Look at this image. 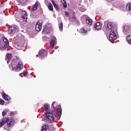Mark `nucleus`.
I'll use <instances>...</instances> for the list:
<instances>
[{
    "mask_svg": "<svg viewBox=\"0 0 131 131\" xmlns=\"http://www.w3.org/2000/svg\"><path fill=\"white\" fill-rule=\"evenodd\" d=\"M45 55H46V51L45 50L42 49L39 51V56L40 58L45 57Z\"/></svg>",
    "mask_w": 131,
    "mask_h": 131,
    "instance_id": "f3484780",
    "label": "nucleus"
},
{
    "mask_svg": "<svg viewBox=\"0 0 131 131\" xmlns=\"http://www.w3.org/2000/svg\"><path fill=\"white\" fill-rule=\"evenodd\" d=\"M104 27L110 33L109 38L110 40H114L117 38V36L114 32V27L111 23H108L107 25L105 24Z\"/></svg>",
    "mask_w": 131,
    "mask_h": 131,
    "instance_id": "f257e3e1",
    "label": "nucleus"
},
{
    "mask_svg": "<svg viewBox=\"0 0 131 131\" xmlns=\"http://www.w3.org/2000/svg\"><path fill=\"white\" fill-rule=\"evenodd\" d=\"M14 112H12L11 113H10V114H14Z\"/></svg>",
    "mask_w": 131,
    "mask_h": 131,
    "instance_id": "ea45409f",
    "label": "nucleus"
},
{
    "mask_svg": "<svg viewBox=\"0 0 131 131\" xmlns=\"http://www.w3.org/2000/svg\"><path fill=\"white\" fill-rule=\"evenodd\" d=\"M102 28V25L99 22L96 23L94 25V29L95 30H100Z\"/></svg>",
    "mask_w": 131,
    "mask_h": 131,
    "instance_id": "9b49d317",
    "label": "nucleus"
},
{
    "mask_svg": "<svg viewBox=\"0 0 131 131\" xmlns=\"http://www.w3.org/2000/svg\"><path fill=\"white\" fill-rule=\"evenodd\" d=\"M28 1V0H18V3L20 5H22V6H25Z\"/></svg>",
    "mask_w": 131,
    "mask_h": 131,
    "instance_id": "412c9836",
    "label": "nucleus"
},
{
    "mask_svg": "<svg viewBox=\"0 0 131 131\" xmlns=\"http://www.w3.org/2000/svg\"><path fill=\"white\" fill-rule=\"evenodd\" d=\"M9 45L10 42H9V40L5 37H2L0 41V50L3 51V50L8 49Z\"/></svg>",
    "mask_w": 131,
    "mask_h": 131,
    "instance_id": "f03ea898",
    "label": "nucleus"
},
{
    "mask_svg": "<svg viewBox=\"0 0 131 131\" xmlns=\"http://www.w3.org/2000/svg\"><path fill=\"white\" fill-rule=\"evenodd\" d=\"M86 23L88 25L91 26L93 24V20L89 17H86Z\"/></svg>",
    "mask_w": 131,
    "mask_h": 131,
    "instance_id": "dca6fc26",
    "label": "nucleus"
},
{
    "mask_svg": "<svg viewBox=\"0 0 131 131\" xmlns=\"http://www.w3.org/2000/svg\"><path fill=\"white\" fill-rule=\"evenodd\" d=\"M44 117H45V120L47 122H54V119L55 117H54V114L52 112L46 113V114L43 115Z\"/></svg>",
    "mask_w": 131,
    "mask_h": 131,
    "instance_id": "7ed1b4c3",
    "label": "nucleus"
},
{
    "mask_svg": "<svg viewBox=\"0 0 131 131\" xmlns=\"http://www.w3.org/2000/svg\"><path fill=\"white\" fill-rule=\"evenodd\" d=\"M42 20H39L38 21H37L35 27V29L36 31H40L41 30V28L42 27Z\"/></svg>",
    "mask_w": 131,
    "mask_h": 131,
    "instance_id": "39448f33",
    "label": "nucleus"
},
{
    "mask_svg": "<svg viewBox=\"0 0 131 131\" xmlns=\"http://www.w3.org/2000/svg\"><path fill=\"white\" fill-rule=\"evenodd\" d=\"M126 9L127 10V11H130L131 10V3L128 4L126 6Z\"/></svg>",
    "mask_w": 131,
    "mask_h": 131,
    "instance_id": "a878e982",
    "label": "nucleus"
},
{
    "mask_svg": "<svg viewBox=\"0 0 131 131\" xmlns=\"http://www.w3.org/2000/svg\"><path fill=\"white\" fill-rule=\"evenodd\" d=\"M59 28L60 31L63 30V23H61L59 24Z\"/></svg>",
    "mask_w": 131,
    "mask_h": 131,
    "instance_id": "c756f323",
    "label": "nucleus"
},
{
    "mask_svg": "<svg viewBox=\"0 0 131 131\" xmlns=\"http://www.w3.org/2000/svg\"><path fill=\"white\" fill-rule=\"evenodd\" d=\"M7 122H8V119L3 118L2 120V122L0 123V127H2V126H4V124Z\"/></svg>",
    "mask_w": 131,
    "mask_h": 131,
    "instance_id": "aec40b11",
    "label": "nucleus"
},
{
    "mask_svg": "<svg viewBox=\"0 0 131 131\" xmlns=\"http://www.w3.org/2000/svg\"><path fill=\"white\" fill-rule=\"evenodd\" d=\"M21 14L23 15V19L24 22H26L27 21V12H26L25 11H21Z\"/></svg>",
    "mask_w": 131,
    "mask_h": 131,
    "instance_id": "9d476101",
    "label": "nucleus"
},
{
    "mask_svg": "<svg viewBox=\"0 0 131 131\" xmlns=\"http://www.w3.org/2000/svg\"><path fill=\"white\" fill-rule=\"evenodd\" d=\"M0 4H1V6H0V7H3V6H4V4H3V3H2V2H0Z\"/></svg>",
    "mask_w": 131,
    "mask_h": 131,
    "instance_id": "4c0bfd02",
    "label": "nucleus"
},
{
    "mask_svg": "<svg viewBox=\"0 0 131 131\" xmlns=\"http://www.w3.org/2000/svg\"><path fill=\"white\" fill-rule=\"evenodd\" d=\"M73 18L74 19L75 18V16H74V13L73 14Z\"/></svg>",
    "mask_w": 131,
    "mask_h": 131,
    "instance_id": "58836bf2",
    "label": "nucleus"
},
{
    "mask_svg": "<svg viewBox=\"0 0 131 131\" xmlns=\"http://www.w3.org/2000/svg\"><path fill=\"white\" fill-rule=\"evenodd\" d=\"M57 42V40L56 37H54L50 41V49H54V47H55V45Z\"/></svg>",
    "mask_w": 131,
    "mask_h": 131,
    "instance_id": "1a4fd4ad",
    "label": "nucleus"
},
{
    "mask_svg": "<svg viewBox=\"0 0 131 131\" xmlns=\"http://www.w3.org/2000/svg\"><path fill=\"white\" fill-rule=\"evenodd\" d=\"M12 54L11 53H7L6 54L5 56V60L7 62V64H9L10 62H11V60H12Z\"/></svg>",
    "mask_w": 131,
    "mask_h": 131,
    "instance_id": "6e6552de",
    "label": "nucleus"
},
{
    "mask_svg": "<svg viewBox=\"0 0 131 131\" xmlns=\"http://www.w3.org/2000/svg\"><path fill=\"white\" fill-rule=\"evenodd\" d=\"M17 57L16 58L12 59L11 61V65L12 66V70L16 71L17 70Z\"/></svg>",
    "mask_w": 131,
    "mask_h": 131,
    "instance_id": "0eeeda50",
    "label": "nucleus"
},
{
    "mask_svg": "<svg viewBox=\"0 0 131 131\" xmlns=\"http://www.w3.org/2000/svg\"><path fill=\"white\" fill-rule=\"evenodd\" d=\"M62 114V108H61V105H58L56 107L55 111V115L57 117V119L61 118V115Z\"/></svg>",
    "mask_w": 131,
    "mask_h": 131,
    "instance_id": "20e7f679",
    "label": "nucleus"
},
{
    "mask_svg": "<svg viewBox=\"0 0 131 131\" xmlns=\"http://www.w3.org/2000/svg\"><path fill=\"white\" fill-rule=\"evenodd\" d=\"M6 114H7V113H6V112L3 111V112H2V115H3V116H5V115H6Z\"/></svg>",
    "mask_w": 131,
    "mask_h": 131,
    "instance_id": "f704fd0d",
    "label": "nucleus"
},
{
    "mask_svg": "<svg viewBox=\"0 0 131 131\" xmlns=\"http://www.w3.org/2000/svg\"><path fill=\"white\" fill-rule=\"evenodd\" d=\"M27 72H25V71H24V72H23V75H24V76H26V75H27Z\"/></svg>",
    "mask_w": 131,
    "mask_h": 131,
    "instance_id": "72a5a7b5",
    "label": "nucleus"
},
{
    "mask_svg": "<svg viewBox=\"0 0 131 131\" xmlns=\"http://www.w3.org/2000/svg\"><path fill=\"white\" fill-rule=\"evenodd\" d=\"M48 129H49V126L47 125H44L42 127V129H41V131H48Z\"/></svg>",
    "mask_w": 131,
    "mask_h": 131,
    "instance_id": "bb28decb",
    "label": "nucleus"
},
{
    "mask_svg": "<svg viewBox=\"0 0 131 131\" xmlns=\"http://www.w3.org/2000/svg\"><path fill=\"white\" fill-rule=\"evenodd\" d=\"M24 46V41H21V42H18L17 44V50H22V48Z\"/></svg>",
    "mask_w": 131,
    "mask_h": 131,
    "instance_id": "a211bd4d",
    "label": "nucleus"
},
{
    "mask_svg": "<svg viewBox=\"0 0 131 131\" xmlns=\"http://www.w3.org/2000/svg\"><path fill=\"white\" fill-rule=\"evenodd\" d=\"M52 4H53L55 9H56V10H57V11H58V10H59V7L57 5V4H56V3H55V2H54V1H52Z\"/></svg>",
    "mask_w": 131,
    "mask_h": 131,
    "instance_id": "b1692460",
    "label": "nucleus"
},
{
    "mask_svg": "<svg viewBox=\"0 0 131 131\" xmlns=\"http://www.w3.org/2000/svg\"><path fill=\"white\" fill-rule=\"evenodd\" d=\"M23 67L24 66H23V64L22 63V62L19 61L17 64V71H20V70L23 69Z\"/></svg>",
    "mask_w": 131,
    "mask_h": 131,
    "instance_id": "2eb2a0df",
    "label": "nucleus"
},
{
    "mask_svg": "<svg viewBox=\"0 0 131 131\" xmlns=\"http://www.w3.org/2000/svg\"><path fill=\"white\" fill-rule=\"evenodd\" d=\"M12 43L14 47H17V38L16 37H14Z\"/></svg>",
    "mask_w": 131,
    "mask_h": 131,
    "instance_id": "5701e85b",
    "label": "nucleus"
},
{
    "mask_svg": "<svg viewBox=\"0 0 131 131\" xmlns=\"http://www.w3.org/2000/svg\"><path fill=\"white\" fill-rule=\"evenodd\" d=\"M65 15H66V16H69V13H68V12H67V11H66Z\"/></svg>",
    "mask_w": 131,
    "mask_h": 131,
    "instance_id": "e433bc0d",
    "label": "nucleus"
},
{
    "mask_svg": "<svg viewBox=\"0 0 131 131\" xmlns=\"http://www.w3.org/2000/svg\"><path fill=\"white\" fill-rule=\"evenodd\" d=\"M55 104H56V102H53L52 104V107H53V108H55Z\"/></svg>",
    "mask_w": 131,
    "mask_h": 131,
    "instance_id": "c9c22d12",
    "label": "nucleus"
},
{
    "mask_svg": "<svg viewBox=\"0 0 131 131\" xmlns=\"http://www.w3.org/2000/svg\"><path fill=\"white\" fill-rule=\"evenodd\" d=\"M49 110H50V105H49V104L48 103H46L44 105V110H45L46 111H49Z\"/></svg>",
    "mask_w": 131,
    "mask_h": 131,
    "instance_id": "4be33fe9",
    "label": "nucleus"
},
{
    "mask_svg": "<svg viewBox=\"0 0 131 131\" xmlns=\"http://www.w3.org/2000/svg\"><path fill=\"white\" fill-rule=\"evenodd\" d=\"M80 32L81 33H86V31L84 29H81Z\"/></svg>",
    "mask_w": 131,
    "mask_h": 131,
    "instance_id": "473e14b6",
    "label": "nucleus"
},
{
    "mask_svg": "<svg viewBox=\"0 0 131 131\" xmlns=\"http://www.w3.org/2000/svg\"><path fill=\"white\" fill-rule=\"evenodd\" d=\"M126 40L128 43L131 45V35H128L126 38Z\"/></svg>",
    "mask_w": 131,
    "mask_h": 131,
    "instance_id": "393cba45",
    "label": "nucleus"
},
{
    "mask_svg": "<svg viewBox=\"0 0 131 131\" xmlns=\"http://www.w3.org/2000/svg\"><path fill=\"white\" fill-rule=\"evenodd\" d=\"M48 8L50 10V11H53V10H54V8H53V5L51 3L49 4Z\"/></svg>",
    "mask_w": 131,
    "mask_h": 131,
    "instance_id": "c85d7f7f",
    "label": "nucleus"
},
{
    "mask_svg": "<svg viewBox=\"0 0 131 131\" xmlns=\"http://www.w3.org/2000/svg\"><path fill=\"white\" fill-rule=\"evenodd\" d=\"M2 97L4 100H5V101H9V100H11L10 96L7 94H6L4 92L2 94Z\"/></svg>",
    "mask_w": 131,
    "mask_h": 131,
    "instance_id": "4468645a",
    "label": "nucleus"
},
{
    "mask_svg": "<svg viewBox=\"0 0 131 131\" xmlns=\"http://www.w3.org/2000/svg\"><path fill=\"white\" fill-rule=\"evenodd\" d=\"M39 3H38V1H37L35 4L34 5L33 7L32 8V11L33 12H34V11H36L37 10V7H38V4Z\"/></svg>",
    "mask_w": 131,
    "mask_h": 131,
    "instance_id": "6ab92c4d",
    "label": "nucleus"
},
{
    "mask_svg": "<svg viewBox=\"0 0 131 131\" xmlns=\"http://www.w3.org/2000/svg\"><path fill=\"white\" fill-rule=\"evenodd\" d=\"M61 3L63 4L64 8H67V3L65 0H61Z\"/></svg>",
    "mask_w": 131,
    "mask_h": 131,
    "instance_id": "cd10ccee",
    "label": "nucleus"
},
{
    "mask_svg": "<svg viewBox=\"0 0 131 131\" xmlns=\"http://www.w3.org/2000/svg\"><path fill=\"white\" fill-rule=\"evenodd\" d=\"M50 31H51V28L45 27L42 31V33L43 34H48V33H50Z\"/></svg>",
    "mask_w": 131,
    "mask_h": 131,
    "instance_id": "ddd939ff",
    "label": "nucleus"
},
{
    "mask_svg": "<svg viewBox=\"0 0 131 131\" xmlns=\"http://www.w3.org/2000/svg\"><path fill=\"white\" fill-rule=\"evenodd\" d=\"M5 104V101L2 99H0V105H4Z\"/></svg>",
    "mask_w": 131,
    "mask_h": 131,
    "instance_id": "2f4dec72",
    "label": "nucleus"
},
{
    "mask_svg": "<svg viewBox=\"0 0 131 131\" xmlns=\"http://www.w3.org/2000/svg\"><path fill=\"white\" fill-rule=\"evenodd\" d=\"M6 119H7V122H6L9 127L12 126V125H13L15 123V121L14 120H12V119L10 120L8 118H6Z\"/></svg>",
    "mask_w": 131,
    "mask_h": 131,
    "instance_id": "f8f14e48",
    "label": "nucleus"
},
{
    "mask_svg": "<svg viewBox=\"0 0 131 131\" xmlns=\"http://www.w3.org/2000/svg\"><path fill=\"white\" fill-rule=\"evenodd\" d=\"M17 29V26H13L9 28L8 30V32L9 33V34H14L15 33H16V30Z\"/></svg>",
    "mask_w": 131,
    "mask_h": 131,
    "instance_id": "423d86ee",
    "label": "nucleus"
},
{
    "mask_svg": "<svg viewBox=\"0 0 131 131\" xmlns=\"http://www.w3.org/2000/svg\"><path fill=\"white\" fill-rule=\"evenodd\" d=\"M124 31H128V26L125 25L123 27Z\"/></svg>",
    "mask_w": 131,
    "mask_h": 131,
    "instance_id": "7c9ffc66",
    "label": "nucleus"
}]
</instances>
